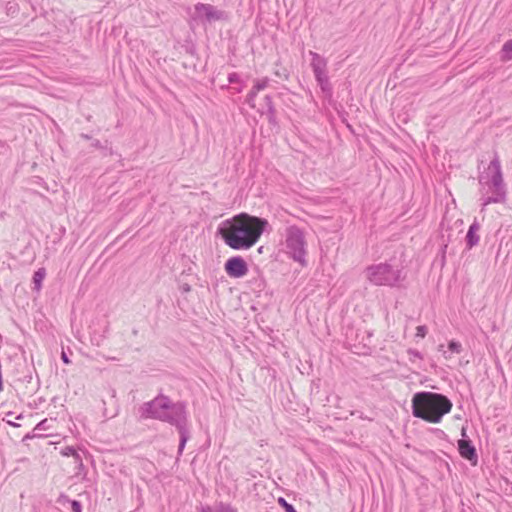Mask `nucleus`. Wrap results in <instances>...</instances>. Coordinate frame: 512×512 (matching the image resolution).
<instances>
[{
	"label": "nucleus",
	"instance_id": "f257e3e1",
	"mask_svg": "<svg viewBox=\"0 0 512 512\" xmlns=\"http://www.w3.org/2000/svg\"><path fill=\"white\" fill-rule=\"evenodd\" d=\"M267 226L266 219L243 212L225 220L218 232L231 249L248 250L260 240Z\"/></svg>",
	"mask_w": 512,
	"mask_h": 512
},
{
	"label": "nucleus",
	"instance_id": "f03ea898",
	"mask_svg": "<svg viewBox=\"0 0 512 512\" xmlns=\"http://www.w3.org/2000/svg\"><path fill=\"white\" fill-rule=\"evenodd\" d=\"M452 402L444 395L433 392H419L412 398L413 415L428 423L441 422L450 413Z\"/></svg>",
	"mask_w": 512,
	"mask_h": 512
},
{
	"label": "nucleus",
	"instance_id": "7ed1b4c3",
	"mask_svg": "<svg viewBox=\"0 0 512 512\" xmlns=\"http://www.w3.org/2000/svg\"><path fill=\"white\" fill-rule=\"evenodd\" d=\"M368 278L377 285H392L397 280L396 274L387 265H378L369 268Z\"/></svg>",
	"mask_w": 512,
	"mask_h": 512
},
{
	"label": "nucleus",
	"instance_id": "20e7f679",
	"mask_svg": "<svg viewBox=\"0 0 512 512\" xmlns=\"http://www.w3.org/2000/svg\"><path fill=\"white\" fill-rule=\"evenodd\" d=\"M224 269L231 278H242L246 276L249 271L246 261L241 256L230 257L226 261Z\"/></svg>",
	"mask_w": 512,
	"mask_h": 512
},
{
	"label": "nucleus",
	"instance_id": "39448f33",
	"mask_svg": "<svg viewBox=\"0 0 512 512\" xmlns=\"http://www.w3.org/2000/svg\"><path fill=\"white\" fill-rule=\"evenodd\" d=\"M288 245L293 250V258L294 260L304 263L305 262V239L304 235L301 231L295 230L291 233L288 239Z\"/></svg>",
	"mask_w": 512,
	"mask_h": 512
},
{
	"label": "nucleus",
	"instance_id": "423d86ee",
	"mask_svg": "<svg viewBox=\"0 0 512 512\" xmlns=\"http://www.w3.org/2000/svg\"><path fill=\"white\" fill-rule=\"evenodd\" d=\"M150 407L153 417L160 418L163 420H170V415L166 412V410L170 409V405L166 399H155L154 401H152ZM171 408L180 413H184V407L182 405H174L171 406Z\"/></svg>",
	"mask_w": 512,
	"mask_h": 512
},
{
	"label": "nucleus",
	"instance_id": "0eeeda50",
	"mask_svg": "<svg viewBox=\"0 0 512 512\" xmlns=\"http://www.w3.org/2000/svg\"><path fill=\"white\" fill-rule=\"evenodd\" d=\"M458 450L460 455L470 461H476L475 448L471 445L469 440L461 439L458 441Z\"/></svg>",
	"mask_w": 512,
	"mask_h": 512
},
{
	"label": "nucleus",
	"instance_id": "6e6552de",
	"mask_svg": "<svg viewBox=\"0 0 512 512\" xmlns=\"http://www.w3.org/2000/svg\"><path fill=\"white\" fill-rule=\"evenodd\" d=\"M198 15L205 16L208 20H216L220 18V14L209 4H198L196 6Z\"/></svg>",
	"mask_w": 512,
	"mask_h": 512
},
{
	"label": "nucleus",
	"instance_id": "1a4fd4ad",
	"mask_svg": "<svg viewBox=\"0 0 512 512\" xmlns=\"http://www.w3.org/2000/svg\"><path fill=\"white\" fill-rule=\"evenodd\" d=\"M46 277V270L44 268L38 269L33 275V283L35 285L36 291H40L42 287V282Z\"/></svg>",
	"mask_w": 512,
	"mask_h": 512
},
{
	"label": "nucleus",
	"instance_id": "9d476101",
	"mask_svg": "<svg viewBox=\"0 0 512 512\" xmlns=\"http://www.w3.org/2000/svg\"><path fill=\"white\" fill-rule=\"evenodd\" d=\"M502 59L503 60H510L512 59V40L507 41L503 47H502Z\"/></svg>",
	"mask_w": 512,
	"mask_h": 512
},
{
	"label": "nucleus",
	"instance_id": "9b49d317",
	"mask_svg": "<svg viewBox=\"0 0 512 512\" xmlns=\"http://www.w3.org/2000/svg\"><path fill=\"white\" fill-rule=\"evenodd\" d=\"M278 503L280 506H282L286 512H297L294 507L289 504L284 498L280 497L278 498Z\"/></svg>",
	"mask_w": 512,
	"mask_h": 512
},
{
	"label": "nucleus",
	"instance_id": "f8f14e48",
	"mask_svg": "<svg viewBox=\"0 0 512 512\" xmlns=\"http://www.w3.org/2000/svg\"><path fill=\"white\" fill-rule=\"evenodd\" d=\"M449 350L452 353L459 354L461 352V344L456 341H450L449 343Z\"/></svg>",
	"mask_w": 512,
	"mask_h": 512
},
{
	"label": "nucleus",
	"instance_id": "ddd939ff",
	"mask_svg": "<svg viewBox=\"0 0 512 512\" xmlns=\"http://www.w3.org/2000/svg\"><path fill=\"white\" fill-rule=\"evenodd\" d=\"M427 334V328L425 326H418L416 328V336L419 338H424Z\"/></svg>",
	"mask_w": 512,
	"mask_h": 512
},
{
	"label": "nucleus",
	"instance_id": "4468645a",
	"mask_svg": "<svg viewBox=\"0 0 512 512\" xmlns=\"http://www.w3.org/2000/svg\"><path fill=\"white\" fill-rule=\"evenodd\" d=\"M408 354L410 356V360L414 361L415 359H422L421 354L416 350H408Z\"/></svg>",
	"mask_w": 512,
	"mask_h": 512
},
{
	"label": "nucleus",
	"instance_id": "2eb2a0df",
	"mask_svg": "<svg viewBox=\"0 0 512 512\" xmlns=\"http://www.w3.org/2000/svg\"><path fill=\"white\" fill-rule=\"evenodd\" d=\"M71 509L73 512H82L81 504L76 500L71 502Z\"/></svg>",
	"mask_w": 512,
	"mask_h": 512
},
{
	"label": "nucleus",
	"instance_id": "dca6fc26",
	"mask_svg": "<svg viewBox=\"0 0 512 512\" xmlns=\"http://www.w3.org/2000/svg\"><path fill=\"white\" fill-rule=\"evenodd\" d=\"M467 237L469 238L471 245H473V243H472V239L474 238V227L473 226L470 227Z\"/></svg>",
	"mask_w": 512,
	"mask_h": 512
},
{
	"label": "nucleus",
	"instance_id": "f3484780",
	"mask_svg": "<svg viewBox=\"0 0 512 512\" xmlns=\"http://www.w3.org/2000/svg\"><path fill=\"white\" fill-rule=\"evenodd\" d=\"M61 359L63 360V362H64L65 364H69V363H70V360H69V358L67 357V355H66V353H65V352H62Z\"/></svg>",
	"mask_w": 512,
	"mask_h": 512
},
{
	"label": "nucleus",
	"instance_id": "a211bd4d",
	"mask_svg": "<svg viewBox=\"0 0 512 512\" xmlns=\"http://www.w3.org/2000/svg\"><path fill=\"white\" fill-rule=\"evenodd\" d=\"M185 442H186V439L183 437L181 440L180 449H183Z\"/></svg>",
	"mask_w": 512,
	"mask_h": 512
},
{
	"label": "nucleus",
	"instance_id": "6ab92c4d",
	"mask_svg": "<svg viewBox=\"0 0 512 512\" xmlns=\"http://www.w3.org/2000/svg\"><path fill=\"white\" fill-rule=\"evenodd\" d=\"M264 87H265V85H264V84H263V85H257V86H256V89L259 91V90L263 89Z\"/></svg>",
	"mask_w": 512,
	"mask_h": 512
}]
</instances>
